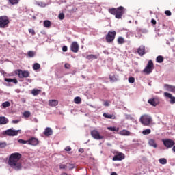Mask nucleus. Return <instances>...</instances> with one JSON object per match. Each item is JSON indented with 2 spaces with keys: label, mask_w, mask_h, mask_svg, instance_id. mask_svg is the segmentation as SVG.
<instances>
[{
  "label": "nucleus",
  "mask_w": 175,
  "mask_h": 175,
  "mask_svg": "<svg viewBox=\"0 0 175 175\" xmlns=\"http://www.w3.org/2000/svg\"><path fill=\"white\" fill-rule=\"evenodd\" d=\"M21 154L18 152H14L10 155L8 159V165L12 169L15 170H21L22 169L23 165H21Z\"/></svg>",
  "instance_id": "obj_1"
},
{
  "label": "nucleus",
  "mask_w": 175,
  "mask_h": 175,
  "mask_svg": "<svg viewBox=\"0 0 175 175\" xmlns=\"http://www.w3.org/2000/svg\"><path fill=\"white\" fill-rule=\"evenodd\" d=\"M139 121L143 125H144L145 126H147L150 124H151V122L152 121V118L149 115H144L141 116Z\"/></svg>",
  "instance_id": "obj_2"
},
{
  "label": "nucleus",
  "mask_w": 175,
  "mask_h": 175,
  "mask_svg": "<svg viewBox=\"0 0 175 175\" xmlns=\"http://www.w3.org/2000/svg\"><path fill=\"white\" fill-rule=\"evenodd\" d=\"M152 70H154V63L152 60H149L146 66L143 70V72L145 75H150V73H152Z\"/></svg>",
  "instance_id": "obj_3"
},
{
  "label": "nucleus",
  "mask_w": 175,
  "mask_h": 175,
  "mask_svg": "<svg viewBox=\"0 0 175 175\" xmlns=\"http://www.w3.org/2000/svg\"><path fill=\"white\" fill-rule=\"evenodd\" d=\"M18 133H21V130H14L13 128L3 132V135H6V136H17Z\"/></svg>",
  "instance_id": "obj_4"
},
{
  "label": "nucleus",
  "mask_w": 175,
  "mask_h": 175,
  "mask_svg": "<svg viewBox=\"0 0 175 175\" xmlns=\"http://www.w3.org/2000/svg\"><path fill=\"white\" fill-rule=\"evenodd\" d=\"M9 23V18L7 16H0V28H8Z\"/></svg>",
  "instance_id": "obj_5"
},
{
  "label": "nucleus",
  "mask_w": 175,
  "mask_h": 175,
  "mask_svg": "<svg viewBox=\"0 0 175 175\" xmlns=\"http://www.w3.org/2000/svg\"><path fill=\"white\" fill-rule=\"evenodd\" d=\"M16 74L18 75L20 79L29 77V72L27 70H16Z\"/></svg>",
  "instance_id": "obj_6"
},
{
  "label": "nucleus",
  "mask_w": 175,
  "mask_h": 175,
  "mask_svg": "<svg viewBox=\"0 0 175 175\" xmlns=\"http://www.w3.org/2000/svg\"><path fill=\"white\" fill-rule=\"evenodd\" d=\"M116 35H117V33L116 31H109L107 35L106 36V40L108 43H110V42H113L114 39H116Z\"/></svg>",
  "instance_id": "obj_7"
},
{
  "label": "nucleus",
  "mask_w": 175,
  "mask_h": 175,
  "mask_svg": "<svg viewBox=\"0 0 175 175\" xmlns=\"http://www.w3.org/2000/svg\"><path fill=\"white\" fill-rule=\"evenodd\" d=\"M162 142L167 148H172V147L175 144L174 141L170 139H163Z\"/></svg>",
  "instance_id": "obj_8"
},
{
  "label": "nucleus",
  "mask_w": 175,
  "mask_h": 175,
  "mask_svg": "<svg viewBox=\"0 0 175 175\" xmlns=\"http://www.w3.org/2000/svg\"><path fill=\"white\" fill-rule=\"evenodd\" d=\"M124 14V7L120 6L116 8V14L115 16L116 18H122Z\"/></svg>",
  "instance_id": "obj_9"
},
{
  "label": "nucleus",
  "mask_w": 175,
  "mask_h": 175,
  "mask_svg": "<svg viewBox=\"0 0 175 175\" xmlns=\"http://www.w3.org/2000/svg\"><path fill=\"white\" fill-rule=\"evenodd\" d=\"M91 135L94 139H96V140H102V139H103V136L100 135L98 131L96 130L91 131Z\"/></svg>",
  "instance_id": "obj_10"
},
{
  "label": "nucleus",
  "mask_w": 175,
  "mask_h": 175,
  "mask_svg": "<svg viewBox=\"0 0 175 175\" xmlns=\"http://www.w3.org/2000/svg\"><path fill=\"white\" fill-rule=\"evenodd\" d=\"M122 159H125V154L122 152H117L113 157V161H122Z\"/></svg>",
  "instance_id": "obj_11"
},
{
  "label": "nucleus",
  "mask_w": 175,
  "mask_h": 175,
  "mask_svg": "<svg viewBox=\"0 0 175 175\" xmlns=\"http://www.w3.org/2000/svg\"><path fill=\"white\" fill-rule=\"evenodd\" d=\"M148 103L155 107V106H158V105H159V99L158 98H150L148 100Z\"/></svg>",
  "instance_id": "obj_12"
},
{
  "label": "nucleus",
  "mask_w": 175,
  "mask_h": 175,
  "mask_svg": "<svg viewBox=\"0 0 175 175\" xmlns=\"http://www.w3.org/2000/svg\"><path fill=\"white\" fill-rule=\"evenodd\" d=\"M28 144L30 146H38L39 144V139L36 137H31L28 139Z\"/></svg>",
  "instance_id": "obj_13"
},
{
  "label": "nucleus",
  "mask_w": 175,
  "mask_h": 175,
  "mask_svg": "<svg viewBox=\"0 0 175 175\" xmlns=\"http://www.w3.org/2000/svg\"><path fill=\"white\" fill-rule=\"evenodd\" d=\"M164 96H165V98H168V99H170V103L171 105H174V103H175V97L173 96V95H172V94L165 92L164 93Z\"/></svg>",
  "instance_id": "obj_14"
},
{
  "label": "nucleus",
  "mask_w": 175,
  "mask_h": 175,
  "mask_svg": "<svg viewBox=\"0 0 175 175\" xmlns=\"http://www.w3.org/2000/svg\"><path fill=\"white\" fill-rule=\"evenodd\" d=\"M79 47L77 42H73L70 46L71 51H72V53H77V51H79Z\"/></svg>",
  "instance_id": "obj_15"
},
{
  "label": "nucleus",
  "mask_w": 175,
  "mask_h": 175,
  "mask_svg": "<svg viewBox=\"0 0 175 175\" xmlns=\"http://www.w3.org/2000/svg\"><path fill=\"white\" fill-rule=\"evenodd\" d=\"M164 88L165 90H166V91H168L170 92H173L174 94H175V86L165 84L164 85Z\"/></svg>",
  "instance_id": "obj_16"
},
{
  "label": "nucleus",
  "mask_w": 175,
  "mask_h": 175,
  "mask_svg": "<svg viewBox=\"0 0 175 175\" xmlns=\"http://www.w3.org/2000/svg\"><path fill=\"white\" fill-rule=\"evenodd\" d=\"M43 133L45 136H51L53 135V129L50 127H46Z\"/></svg>",
  "instance_id": "obj_17"
},
{
  "label": "nucleus",
  "mask_w": 175,
  "mask_h": 175,
  "mask_svg": "<svg viewBox=\"0 0 175 175\" xmlns=\"http://www.w3.org/2000/svg\"><path fill=\"white\" fill-rule=\"evenodd\" d=\"M137 53L139 55H144L146 54V48L144 46L142 45L139 47Z\"/></svg>",
  "instance_id": "obj_18"
},
{
  "label": "nucleus",
  "mask_w": 175,
  "mask_h": 175,
  "mask_svg": "<svg viewBox=\"0 0 175 175\" xmlns=\"http://www.w3.org/2000/svg\"><path fill=\"white\" fill-rule=\"evenodd\" d=\"M119 135L121 136H131V133L128 130H122L119 132Z\"/></svg>",
  "instance_id": "obj_19"
},
{
  "label": "nucleus",
  "mask_w": 175,
  "mask_h": 175,
  "mask_svg": "<svg viewBox=\"0 0 175 175\" xmlns=\"http://www.w3.org/2000/svg\"><path fill=\"white\" fill-rule=\"evenodd\" d=\"M109 79H110L111 81H112V82L117 81V80H118V75H117L114 73H111L109 75Z\"/></svg>",
  "instance_id": "obj_20"
},
{
  "label": "nucleus",
  "mask_w": 175,
  "mask_h": 175,
  "mask_svg": "<svg viewBox=\"0 0 175 175\" xmlns=\"http://www.w3.org/2000/svg\"><path fill=\"white\" fill-rule=\"evenodd\" d=\"M49 106L51 107H55L58 105V100H49Z\"/></svg>",
  "instance_id": "obj_21"
},
{
  "label": "nucleus",
  "mask_w": 175,
  "mask_h": 175,
  "mask_svg": "<svg viewBox=\"0 0 175 175\" xmlns=\"http://www.w3.org/2000/svg\"><path fill=\"white\" fill-rule=\"evenodd\" d=\"M148 144L151 147H154V148H157V142H155V139H150L148 140Z\"/></svg>",
  "instance_id": "obj_22"
},
{
  "label": "nucleus",
  "mask_w": 175,
  "mask_h": 175,
  "mask_svg": "<svg viewBox=\"0 0 175 175\" xmlns=\"http://www.w3.org/2000/svg\"><path fill=\"white\" fill-rule=\"evenodd\" d=\"M5 81L7 83H14V84H17L18 81L16 79L5 78Z\"/></svg>",
  "instance_id": "obj_23"
},
{
  "label": "nucleus",
  "mask_w": 175,
  "mask_h": 175,
  "mask_svg": "<svg viewBox=\"0 0 175 175\" xmlns=\"http://www.w3.org/2000/svg\"><path fill=\"white\" fill-rule=\"evenodd\" d=\"M9 122V120L5 118V117H0V125H5V124H8Z\"/></svg>",
  "instance_id": "obj_24"
},
{
  "label": "nucleus",
  "mask_w": 175,
  "mask_h": 175,
  "mask_svg": "<svg viewBox=\"0 0 175 175\" xmlns=\"http://www.w3.org/2000/svg\"><path fill=\"white\" fill-rule=\"evenodd\" d=\"M41 92H42V90H39V89H33L31 90V94H32V95H33V96H36L39 95V94Z\"/></svg>",
  "instance_id": "obj_25"
},
{
  "label": "nucleus",
  "mask_w": 175,
  "mask_h": 175,
  "mask_svg": "<svg viewBox=\"0 0 175 175\" xmlns=\"http://www.w3.org/2000/svg\"><path fill=\"white\" fill-rule=\"evenodd\" d=\"M118 44H124L125 43V38L122 36H119L117 39Z\"/></svg>",
  "instance_id": "obj_26"
},
{
  "label": "nucleus",
  "mask_w": 175,
  "mask_h": 175,
  "mask_svg": "<svg viewBox=\"0 0 175 175\" xmlns=\"http://www.w3.org/2000/svg\"><path fill=\"white\" fill-rule=\"evenodd\" d=\"M36 5H37V6H40V8H46V6H47V4L42 1H36Z\"/></svg>",
  "instance_id": "obj_27"
},
{
  "label": "nucleus",
  "mask_w": 175,
  "mask_h": 175,
  "mask_svg": "<svg viewBox=\"0 0 175 175\" xmlns=\"http://www.w3.org/2000/svg\"><path fill=\"white\" fill-rule=\"evenodd\" d=\"M107 129L108 131H111V132H118L120 131V128L114 126L107 127Z\"/></svg>",
  "instance_id": "obj_28"
},
{
  "label": "nucleus",
  "mask_w": 175,
  "mask_h": 175,
  "mask_svg": "<svg viewBox=\"0 0 175 175\" xmlns=\"http://www.w3.org/2000/svg\"><path fill=\"white\" fill-rule=\"evenodd\" d=\"M103 117H105V118H111L112 120H115L116 119V116L111 115V114H108L106 113H103Z\"/></svg>",
  "instance_id": "obj_29"
},
{
  "label": "nucleus",
  "mask_w": 175,
  "mask_h": 175,
  "mask_svg": "<svg viewBox=\"0 0 175 175\" xmlns=\"http://www.w3.org/2000/svg\"><path fill=\"white\" fill-rule=\"evenodd\" d=\"M87 59L91 60V59H97L98 57L95 55H89L86 57Z\"/></svg>",
  "instance_id": "obj_30"
},
{
  "label": "nucleus",
  "mask_w": 175,
  "mask_h": 175,
  "mask_svg": "<svg viewBox=\"0 0 175 175\" xmlns=\"http://www.w3.org/2000/svg\"><path fill=\"white\" fill-rule=\"evenodd\" d=\"M159 162L161 165H166V163H167V160L165 158H161L159 159Z\"/></svg>",
  "instance_id": "obj_31"
},
{
  "label": "nucleus",
  "mask_w": 175,
  "mask_h": 175,
  "mask_svg": "<svg viewBox=\"0 0 175 175\" xmlns=\"http://www.w3.org/2000/svg\"><path fill=\"white\" fill-rule=\"evenodd\" d=\"M156 61H157V62H158L159 64H162V62H163V57H162L161 55H159V56L156 58Z\"/></svg>",
  "instance_id": "obj_32"
},
{
  "label": "nucleus",
  "mask_w": 175,
  "mask_h": 175,
  "mask_svg": "<svg viewBox=\"0 0 175 175\" xmlns=\"http://www.w3.org/2000/svg\"><path fill=\"white\" fill-rule=\"evenodd\" d=\"M33 70H38L40 69V64H39V63H35L33 65Z\"/></svg>",
  "instance_id": "obj_33"
},
{
  "label": "nucleus",
  "mask_w": 175,
  "mask_h": 175,
  "mask_svg": "<svg viewBox=\"0 0 175 175\" xmlns=\"http://www.w3.org/2000/svg\"><path fill=\"white\" fill-rule=\"evenodd\" d=\"M109 12L111 13V14H113L116 16L117 13V8H111L109 10Z\"/></svg>",
  "instance_id": "obj_34"
},
{
  "label": "nucleus",
  "mask_w": 175,
  "mask_h": 175,
  "mask_svg": "<svg viewBox=\"0 0 175 175\" xmlns=\"http://www.w3.org/2000/svg\"><path fill=\"white\" fill-rule=\"evenodd\" d=\"M2 106L4 109H6V107H9L10 106V103L9 101H5L2 103Z\"/></svg>",
  "instance_id": "obj_35"
},
{
  "label": "nucleus",
  "mask_w": 175,
  "mask_h": 175,
  "mask_svg": "<svg viewBox=\"0 0 175 175\" xmlns=\"http://www.w3.org/2000/svg\"><path fill=\"white\" fill-rule=\"evenodd\" d=\"M151 133V129H147L142 131V135H150Z\"/></svg>",
  "instance_id": "obj_36"
},
{
  "label": "nucleus",
  "mask_w": 175,
  "mask_h": 175,
  "mask_svg": "<svg viewBox=\"0 0 175 175\" xmlns=\"http://www.w3.org/2000/svg\"><path fill=\"white\" fill-rule=\"evenodd\" d=\"M75 103L77 105H79L81 102V98L80 97H75L74 99Z\"/></svg>",
  "instance_id": "obj_37"
},
{
  "label": "nucleus",
  "mask_w": 175,
  "mask_h": 175,
  "mask_svg": "<svg viewBox=\"0 0 175 175\" xmlns=\"http://www.w3.org/2000/svg\"><path fill=\"white\" fill-rule=\"evenodd\" d=\"M44 27H46L47 28V27H50V25H51V22H50V21H44Z\"/></svg>",
  "instance_id": "obj_38"
},
{
  "label": "nucleus",
  "mask_w": 175,
  "mask_h": 175,
  "mask_svg": "<svg viewBox=\"0 0 175 175\" xmlns=\"http://www.w3.org/2000/svg\"><path fill=\"white\" fill-rule=\"evenodd\" d=\"M9 2L11 5H17L20 2V0H9Z\"/></svg>",
  "instance_id": "obj_39"
},
{
  "label": "nucleus",
  "mask_w": 175,
  "mask_h": 175,
  "mask_svg": "<svg viewBox=\"0 0 175 175\" xmlns=\"http://www.w3.org/2000/svg\"><path fill=\"white\" fill-rule=\"evenodd\" d=\"M27 55L29 57H30V58H33V57H35V52L32 51H29L28 53H27Z\"/></svg>",
  "instance_id": "obj_40"
},
{
  "label": "nucleus",
  "mask_w": 175,
  "mask_h": 175,
  "mask_svg": "<svg viewBox=\"0 0 175 175\" xmlns=\"http://www.w3.org/2000/svg\"><path fill=\"white\" fill-rule=\"evenodd\" d=\"M18 143H21V144H28V139L24 140V139H18Z\"/></svg>",
  "instance_id": "obj_41"
},
{
  "label": "nucleus",
  "mask_w": 175,
  "mask_h": 175,
  "mask_svg": "<svg viewBox=\"0 0 175 175\" xmlns=\"http://www.w3.org/2000/svg\"><path fill=\"white\" fill-rule=\"evenodd\" d=\"M129 83H130L131 84H133V83H135V78L133 77H129Z\"/></svg>",
  "instance_id": "obj_42"
},
{
  "label": "nucleus",
  "mask_w": 175,
  "mask_h": 175,
  "mask_svg": "<svg viewBox=\"0 0 175 175\" xmlns=\"http://www.w3.org/2000/svg\"><path fill=\"white\" fill-rule=\"evenodd\" d=\"M24 117H26L27 118H28V117H29V116H31V112L30 111H25L23 113Z\"/></svg>",
  "instance_id": "obj_43"
},
{
  "label": "nucleus",
  "mask_w": 175,
  "mask_h": 175,
  "mask_svg": "<svg viewBox=\"0 0 175 175\" xmlns=\"http://www.w3.org/2000/svg\"><path fill=\"white\" fill-rule=\"evenodd\" d=\"M59 20H64L65 18V15L64 13H60L58 16Z\"/></svg>",
  "instance_id": "obj_44"
},
{
  "label": "nucleus",
  "mask_w": 175,
  "mask_h": 175,
  "mask_svg": "<svg viewBox=\"0 0 175 175\" xmlns=\"http://www.w3.org/2000/svg\"><path fill=\"white\" fill-rule=\"evenodd\" d=\"M165 14H166V16H172V12L170 10H166L165 12Z\"/></svg>",
  "instance_id": "obj_45"
},
{
  "label": "nucleus",
  "mask_w": 175,
  "mask_h": 175,
  "mask_svg": "<svg viewBox=\"0 0 175 175\" xmlns=\"http://www.w3.org/2000/svg\"><path fill=\"white\" fill-rule=\"evenodd\" d=\"M29 33H31V35H35V30H33L32 29H29Z\"/></svg>",
  "instance_id": "obj_46"
},
{
  "label": "nucleus",
  "mask_w": 175,
  "mask_h": 175,
  "mask_svg": "<svg viewBox=\"0 0 175 175\" xmlns=\"http://www.w3.org/2000/svg\"><path fill=\"white\" fill-rule=\"evenodd\" d=\"M62 51H63L64 53L66 52V51H68V46H64L62 47Z\"/></svg>",
  "instance_id": "obj_47"
},
{
  "label": "nucleus",
  "mask_w": 175,
  "mask_h": 175,
  "mask_svg": "<svg viewBox=\"0 0 175 175\" xmlns=\"http://www.w3.org/2000/svg\"><path fill=\"white\" fill-rule=\"evenodd\" d=\"M131 33H132L131 31H128L126 34V38H128V39H129Z\"/></svg>",
  "instance_id": "obj_48"
},
{
  "label": "nucleus",
  "mask_w": 175,
  "mask_h": 175,
  "mask_svg": "<svg viewBox=\"0 0 175 175\" xmlns=\"http://www.w3.org/2000/svg\"><path fill=\"white\" fill-rule=\"evenodd\" d=\"M64 68H66V69H69L70 68V64H65Z\"/></svg>",
  "instance_id": "obj_49"
},
{
  "label": "nucleus",
  "mask_w": 175,
  "mask_h": 175,
  "mask_svg": "<svg viewBox=\"0 0 175 175\" xmlns=\"http://www.w3.org/2000/svg\"><path fill=\"white\" fill-rule=\"evenodd\" d=\"M104 106H110V103L109 101H105L104 103Z\"/></svg>",
  "instance_id": "obj_50"
},
{
  "label": "nucleus",
  "mask_w": 175,
  "mask_h": 175,
  "mask_svg": "<svg viewBox=\"0 0 175 175\" xmlns=\"http://www.w3.org/2000/svg\"><path fill=\"white\" fill-rule=\"evenodd\" d=\"M65 150H66V151H71L72 148H70V146H67V147L65 148Z\"/></svg>",
  "instance_id": "obj_51"
},
{
  "label": "nucleus",
  "mask_w": 175,
  "mask_h": 175,
  "mask_svg": "<svg viewBox=\"0 0 175 175\" xmlns=\"http://www.w3.org/2000/svg\"><path fill=\"white\" fill-rule=\"evenodd\" d=\"M59 167H60V169H65L66 167V166L65 165H64V164H61L59 165Z\"/></svg>",
  "instance_id": "obj_52"
},
{
  "label": "nucleus",
  "mask_w": 175,
  "mask_h": 175,
  "mask_svg": "<svg viewBox=\"0 0 175 175\" xmlns=\"http://www.w3.org/2000/svg\"><path fill=\"white\" fill-rule=\"evenodd\" d=\"M151 23H152V24H153L154 25H155V24H157V21H155L154 19H152V20H151Z\"/></svg>",
  "instance_id": "obj_53"
},
{
  "label": "nucleus",
  "mask_w": 175,
  "mask_h": 175,
  "mask_svg": "<svg viewBox=\"0 0 175 175\" xmlns=\"http://www.w3.org/2000/svg\"><path fill=\"white\" fill-rule=\"evenodd\" d=\"M20 122V120H12V124H18Z\"/></svg>",
  "instance_id": "obj_54"
},
{
  "label": "nucleus",
  "mask_w": 175,
  "mask_h": 175,
  "mask_svg": "<svg viewBox=\"0 0 175 175\" xmlns=\"http://www.w3.org/2000/svg\"><path fill=\"white\" fill-rule=\"evenodd\" d=\"M79 152H81V153L84 152V149L83 148H79Z\"/></svg>",
  "instance_id": "obj_55"
},
{
  "label": "nucleus",
  "mask_w": 175,
  "mask_h": 175,
  "mask_svg": "<svg viewBox=\"0 0 175 175\" xmlns=\"http://www.w3.org/2000/svg\"><path fill=\"white\" fill-rule=\"evenodd\" d=\"M126 118H127V119L131 118V116H129V115H126Z\"/></svg>",
  "instance_id": "obj_56"
},
{
  "label": "nucleus",
  "mask_w": 175,
  "mask_h": 175,
  "mask_svg": "<svg viewBox=\"0 0 175 175\" xmlns=\"http://www.w3.org/2000/svg\"><path fill=\"white\" fill-rule=\"evenodd\" d=\"M111 175H118L116 172H112Z\"/></svg>",
  "instance_id": "obj_57"
},
{
  "label": "nucleus",
  "mask_w": 175,
  "mask_h": 175,
  "mask_svg": "<svg viewBox=\"0 0 175 175\" xmlns=\"http://www.w3.org/2000/svg\"><path fill=\"white\" fill-rule=\"evenodd\" d=\"M172 151H173L174 152H175V146H173V148H172Z\"/></svg>",
  "instance_id": "obj_58"
},
{
  "label": "nucleus",
  "mask_w": 175,
  "mask_h": 175,
  "mask_svg": "<svg viewBox=\"0 0 175 175\" xmlns=\"http://www.w3.org/2000/svg\"><path fill=\"white\" fill-rule=\"evenodd\" d=\"M16 92H18V93H19V92H20V90H16Z\"/></svg>",
  "instance_id": "obj_59"
},
{
  "label": "nucleus",
  "mask_w": 175,
  "mask_h": 175,
  "mask_svg": "<svg viewBox=\"0 0 175 175\" xmlns=\"http://www.w3.org/2000/svg\"><path fill=\"white\" fill-rule=\"evenodd\" d=\"M3 144H0V147H3Z\"/></svg>",
  "instance_id": "obj_60"
},
{
  "label": "nucleus",
  "mask_w": 175,
  "mask_h": 175,
  "mask_svg": "<svg viewBox=\"0 0 175 175\" xmlns=\"http://www.w3.org/2000/svg\"><path fill=\"white\" fill-rule=\"evenodd\" d=\"M136 38H140V36H136Z\"/></svg>",
  "instance_id": "obj_61"
},
{
  "label": "nucleus",
  "mask_w": 175,
  "mask_h": 175,
  "mask_svg": "<svg viewBox=\"0 0 175 175\" xmlns=\"http://www.w3.org/2000/svg\"><path fill=\"white\" fill-rule=\"evenodd\" d=\"M149 85H151V84H150V83H149Z\"/></svg>",
  "instance_id": "obj_62"
}]
</instances>
